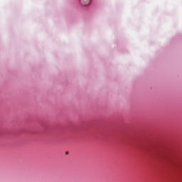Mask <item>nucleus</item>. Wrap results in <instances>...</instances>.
Segmentation results:
<instances>
[{
	"label": "nucleus",
	"instance_id": "nucleus-1",
	"mask_svg": "<svg viewBox=\"0 0 182 182\" xmlns=\"http://www.w3.org/2000/svg\"><path fill=\"white\" fill-rule=\"evenodd\" d=\"M91 0H80V2L82 6H89L90 5Z\"/></svg>",
	"mask_w": 182,
	"mask_h": 182
},
{
	"label": "nucleus",
	"instance_id": "nucleus-2",
	"mask_svg": "<svg viewBox=\"0 0 182 182\" xmlns=\"http://www.w3.org/2000/svg\"><path fill=\"white\" fill-rule=\"evenodd\" d=\"M65 154H69V152H68V151H67V152H65Z\"/></svg>",
	"mask_w": 182,
	"mask_h": 182
}]
</instances>
